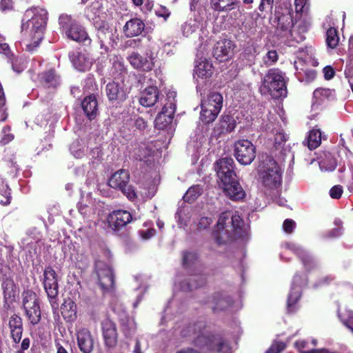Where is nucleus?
Instances as JSON below:
<instances>
[{"label":"nucleus","instance_id":"1","mask_svg":"<svg viewBox=\"0 0 353 353\" xmlns=\"http://www.w3.org/2000/svg\"><path fill=\"white\" fill-rule=\"evenodd\" d=\"M176 336L192 343L202 353H231L229 343L219 334L208 332L206 323L203 320L186 323L180 330H176Z\"/></svg>","mask_w":353,"mask_h":353},{"label":"nucleus","instance_id":"2","mask_svg":"<svg viewBox=\"0 0 353 353\" xmlns=\"http://www.w3.org/2000/svg\"><path fill=\"white\" fill-rule=\"evenodd\" d=\"M213 234L216 243L222 245L233 238L246 239L248 230L237 212L225 211L220 214Z\"/></svg>","mask_w":353,"mask_h":353},{"label":"nucleus","instance_id":"3","mask_svg":"<svg viewBox=\"0 0 353 353\" xmlns=\"http://www.w3.org/2000/svg\"><path fill=\"white\" fill-rule=\"evenodd\" d=\"M234 166V160L230 157L219 159L214 164L225 194L232 201H241L244 199L245 192L238 181Z\"/></svg>","mask_w":353,"mask_h":353},{"label":"nucleus","instance_id":"4","mask_svg":"<svg viewBox=\"0 0 353 353\" xmlns=\"http://www.w3.org/2000/svg\"><path fill=\"white\" fill-rule=\"evenodd\" d=\"M26 17H30L26 22L23 19L21 32L29 37L30 42L26 45L27 50L32 52L43 39L48 21V12L41 8L27 10Z\"/></svg>","mask_w":353,"mask_h":353},{"label":"nucleus","instance_id":"5","mask_svg":"<svg viewBox=\"0 0 353 353\" xmlns=\"http://www.w3.org/2000/svg\"><path fill=\"white\" fill-rule=\"evenodd\" d=\"M259 159V181L267 190H276L281 185L282 169L273 157L268 154H261Z\"/></svg>","mask_w":353,"mask_h":353},{"label":"nucleus","instance_id":"6","mask_svg":"<svg viewBox=\"0 0 353 353\" xmlns=\"http://www.w3.org/2000/svg\"><path fill=\"white\" fill-rule=\"evenodd\" d=\"M198 254L194 251H186L183 254V265L190 269L191 272L188 278L183 281L179 280V288L184 292H190L203 286L206 282V276L200 266Z\"/></svg>","mask_w":353,"mask_h":353},{"label":"nucleus","instance_id":"7","mask_svg":"<svg viewBox=\"0 0 353 353\" xmlns=\"http://www.w3.org/2000/svg\"><path fill=\"white\" fill-rule=\"evenodd\" d=\"M262 94H270L274 99L287 96L284 73L277 68L270 69L262 80L260 87Z\"/></svg>","mask_w":353,"mask_h":353},{"label":"nucleus","instance_id":"8","mask_svg":"<svg viewBox=\"0 0 353 353\" xmlns=\"http://www.w3.org/2000/svg\"><path fill=\"white\" fill-rule=\"evenodd\" d=\"M59 24L67 38L84 45L91 43L92 40L85 28L70 15L61 14L59 17Z\"/></svg>","mask_w":353,"mask_h":353},{"label":"nucleus","instance_id":"9","mask_svg":"<svg viewBox=\"0 0 353 353\" xmlns=\"http://www.w3.org/2000/svg\"><path fill=\"white\" fill-rule=\"evenodd\" d=\"M22 305L29 323L32 325H37L41 319V312L37 294L30 290L22 293Z\"/></svg>","mask_w":353,"mask_h":353},{"label":"nucleus","instance_id":"10","mask_svg":"<svg viewBox=\"0 0 353 353\" xmlns=\"http://www.w3.org/2000/svg\"><path fill=\"white\" fill-rule=\"evenodd\" d=\"M42 283L52 310H56L59 307V285L57 274L51 266L45 268Z\"/></svg>","mask_w":353,"mask_h":353},{"label":"nucleus","instance_id":"11","mask_svg":"<svg viewBox=\"0 0 353 353\" xmlns=\"http://www.w3.org/2000/svg\"><path fill=\"white\" fill-rule=\"evenodd\" d=\"M96 28L98 43L100 44V48L104 51L101 53H108L114 49L119 40L117 30L105 21H102Z\"/></svg>","mask_w":353,"mask_h":353},{"label":"nucleus","instance_id":"12","mask_svg":"<svg viewBox=\"0 0 353 353\" xmlns=\"http://www.w3.org/2000/svg\"><path fill=\"white\" fill-rule=\"evenodd\" d=\"M176 92L175 91L170 90L167 93V97L165 99L166 102L163 104L161 112L157 114L154 120L156 128L164 130L172 123L176 110Z\"/></svg>","mask_w":353,"mask_h":353},{"label":"nucleus","instance_id":"13","mask_svg":"<svg viewBox=\"0 0 353 353\" xmlns=\"http://www.w3.org/2000/svg\"><path fill=\"white\" fill-rule=\"evenodd\" d=\"M234 156L242 165H250L256 157V148L248 139L239 140L234 143Z\"/></svg>","mask_w":353,"mask_h":353},{"label":"nucleus","instance_id":"14","mask_svg":"<svg viewBox=\"0 0 353 353\" xmlns=\"http://www.w3.org/2000/svg\"><path fill=\"white\" fill-rule=\"evenodd\" d=\"M213 74V66L210 61L204 59L199 62L194 70V78L196 82V91L202 94V91L207 85L209 79Z\"/></svg>","mask_w":353,"mask_h":353},{"label":"nucleus","instance_id":"15","mask_svg":"<svg viewBox=\"0 0 353 353\" xmlns=\"http://www.w3.org/2000/svg\"><path fill=\"white\" fill-rule=\"evenodd\" d=\"M307 284V279L305 275L300 276L296 274L294 276L290 293L288 296L287 310L290 313L294 312L296 304L301 296V290L303 285Z\"/></svg>","mask_w":353,"mask_h":353},{"label":"nucleus","instance_id":"16","mask_svg":"<svg viewBox=\"0 0 353 353\" xmlns=\"http://www.w3.org/2000/svg\"><path fill=\"white\" fill-rule=\"evenodd\" d=\"M285 247L297 256L307 271H311L318 267L317 260L301 245L294 243H285Z\"/></svg>","mask_w":353,"mask_h":353},{"label":"nucleus","instance_id":"17","mask_svg":"<svg viewBox=\"0 0 353 353\" xmlns=\"http://www.w3.org/2000/svg\"><path fill=\"white\" fill-rule=\"evenodd\" d=\"M95 268L98 276L99 283L103 291H109L114 288V279L111 267L103 262L97 261Z\"/></svg>","mask_w":353,"mask_h":353},{"label":"nucleus","instance_id":"18","mask_svg":"<svg viewBox=\"0 0 353 353\" xmlns=\"http://www.w3.org/2000/svg\"><path fill=\"white\" fill-rule=\"evenodd\" d=\"M101 331L105 347L111 351L117 344L118 333L116 324L109 319L101 322Z\"/></svg>","mask_w":353,"mask_h":353},{"label":"nucleus","instance_id":"19","mask_svg":"<svg viewBox=\"0 0 353 353\" xmlns=\"http://www.w3.org/2000/svg\"><path fill=\"white\" fill-rule=\"evenodd\" d=\"M128 59L133 68L143 71H150L154 67V57L152 53L142 56L138 52H132L128 57Z\"/></svg>","mask_w":353,"mask_h":353},{"label":"nucleus","instance_id":"20","mask_svg":"<svg viewBox=\"0 0 353 353\" xmlns=\"http://www.w3.org/2000/svg\"><path fill=\"white\" fill-rule=\"evenodd\" d=\"M41 232L36 228L29 229L26 236L21 239L19 245L20 248L31 254L32 252H36L37 245L41 239Z\"/></svg>","mask_w":353,"mask_h":353},{"label":"nucleus","instance_id":"21","mask_svg":"<svg viewBox=\"0 0 353 353\" xmlns=\"http://www.w3.org/2000/svg\"><path fill=\"white\" fill-rule=\"evenodd\" d=\"M204 304L208 305L214 312L223 311L231 307L232 299L230 296L223 292H216L213 294L210 300L205 302Z\"/></svg>","mask_w":353,"mask_h":353},{"label":"nucleus","instance_id":"22","mask_svg":"<svg viewBox=\"0 0 353 353\" xmlns=\"http://www.w3.org/2000/svg\"><path fill=\"white\" fill-rule=\"evenodd\" d=\"M277 21L276 33L280 37H288L292 35V28L294 26V21L290 12L285 14L276 13Z\"/></svg>","mask_w":353,"mask_h":353},{"label":"nucleus","instance_id":"23","mask_svg":"<svg viewBox=\"0 0 353 353\" xmlns=\"http://www.w3.org/2000/svg\"><path fill=\"white\" fill-rule=\"evenodd\" d=\"M105 93L109 101L121 103L126 99L128 92L123 85L112 81L106 85Z\"/></svg>","mask_w":353,"mask_h":353},{"label":"nucleus","instance_id":"24","mask_svg":"<svg viewBox=\"0 0 353 353\" xmlns=\"http://www.w3.org/2000/svg\"><path fill=\"white\" fill-rule=\"evenodd\" d=\"M132 219L131 214L123 210H114L108 216L109 225L114 230L125 226Z\"/></svg>","mask_w":353,"mask_h":353},{"label":"nucleus","instance_id":"25","mask_svg":"<svg viewBox=\"0 0 353 353\" xmlns=\"http://www.w3.org/2000/svg\"><path fill=\"white\" fill-rule=\"evenodd\" d=\"M234 48V45L232 41L220 40L216 43L213 48V56L216 60L223 61L232 55Z\"/></svg>","mask_w":353,"mask_h":353},{"label":"nucleus","instance_id":"26","mask_svg":"<svg viewBox=\"0 0 353 353\" xmlns=\"http://www.w3.org/2000/svg\"><path fill=\"white\" fill-rule=\"evenodd\" d=\"M8 327L12 341L16 344H19L21 340L23 332L22 318L17 314H12L8 319Z\"/></svg>","mask_w":353,"mask_h":353},{"label":"nucleus","instance_id":"27","mask_svg":"<svg viewBox=\"0 0 353 353\" xmlns=\"http://www.w3.org/2000/svg\"><path fill=\"white\" fill-rule=\"evenodd\" d=\"M77 344L82 353H91L94 348V339L90 332L85 327L77 332Z\"/></svg>","mask_w":353,"mask_h":353},{"label":"nucleus","instance_id":"28","mask_svg":"<svg viewBox=\"0 0 353 353\" xmlns=\"http://www.w3.org/2000/svg\"><path fill=\"white\" fill-rule=\"evenodd\" d=\"M69 57L73 66L80 72L87 71L92 65V59L84 52H72L69 53Z\"/></svg>","mask_w":353,"mask_h":353},{"label":"nucleus","instance_id":"29","mask_svg":"<svg viewBox=\"0 0 353 353\" xmlns=\"http://www.w3.org/2000/svg\"><path fill=\"white\" fill-rule=\"evenodd\" d=\"M162 99L160 92L157 86H149L145 88L141 93L139 103L144 107H152L159 100Z\"/></svg>","mask_w":353,"mask_h":353},{"label":"nucleus","instance_id":"30","mask_svg":"<svg viewBox=\"0 0 353 353\" xmlns=\"http://www.w3.org/2000/svg\"><path fill=\"white\" fill-rule=\"evenodd\" d=\"M40 83L48 88H56L61 84V77L54 69H50L38 76Z\"/></svg>","mask_w":353,"mask_h":353},{"label":"nucleus","instance_id":"31","mask_svg":"<svg viewBox=\"0 0 353 353\" xmlns=\"http://www.w3.org/2000/svg\"><path fill=\"white\" fill-rule=\"evenodd\" d=\"M1 289L3 290V299L6 303L14 301L15 298V284L12 278L7 274H3L0 277Z\"/></svg>","mask_w":353,"mask_h":353},{"label":"nucleus","instance_id":"32","mask_svg":"<svg viewBox=\"0 0 353 353\" xmlns=\"http://www.w3.org/2000/svg\"><path fill=\"white\" fill-rule=\"evenodd\" d=\"M145 28V23L138 18L131 19L123 26V32L127 37H133L141 34Z\"/></svg>","mask_w":353,"mask_h":353},{"label":"nucleus","instance_id":"33","mask_svg":"<svg viewBox=\"0 0 353 353\" xmlns=\"http://www.w3.org/2000/svg\"><path fill=\"white\" fill-rule=\"evenodd\" d=\"M130 180V174L128 170L121 169L114 172L108 181L110 187L121 190L127 185Z\"/></svg>","mask_w":353,"mask_h":353},{"label":"nucleus","instance_id":"34","mask_svg":"<svg viewBox=\"0 0 353 353\" xmlns=\"http://www.w3.org/2000/svg\"><path fill=\"white\" fill-rule=\"evenodd\" d=\"M81 107L90 120L95 118L97 113V101L94 95H89L81 102Z\"/></svg>","mask_w":353,"mask_h":353},{"label":"nucleus","instance_id":"35","mask_svg":"<svg viewBox=\"0 0 353 353\" xmlns=\"http://www.w3.org/2000/svg\"><path fill=\"white\" fill-rule=\"evenodd\" d=\"M212 8L217 12H229L239 6L240 0H210Z\"/></svg>","mask_w":353,"mask_h":353},{"label":"nucleus","instance_id":"36","mask_svg":"<svg viewBox=\"0 0 353 353\" xmlns=\"http://www.w3.org/2000/svg\"><path fill=\"white\" fill-rule=\"evenodd\" d=\"M61 310L63 317L68 321H72L77 318V305L70 299L64 301Z\"/></svg>","mask_w":353,"mask_h":353},{"label":"nucleus","instance_id":"37","mask_svg":"<svg viewBox=\"0 0 353 353\" xmlns=\"http://www.w3.org/2000/svg\"><path fill=\"white\" fill-rule=\"evenodd\" d=\"M332 90L328 88H317L313 92L312 108H317L324 100L332 96Z\"/></svg>","mask_w":353,"mask_h":353},{"label":"nucleus","instance_id":"38","mask_svg":"<svg viewBox=\"0 0 353 353\" xmlns=\"http://www.w3.org/2000/svg\"><path fill=\"white\" fill-rule=\"evenodd\" d=\"M267 130H270L272 134L275 135L274 137V147L276 150L280 148H283L286 140L287 137L283 133V130L280 128H274L270 123L267 124Z\"/></svg>","mask_w":353,"mask_h":353},{"label":"nucleus","instance_id":"39","mask_svg":"<svg viewBox=\"0 0 353 353\" xmlns=\"http://www.w3.org/2000/svg\"><path fill=\"white\" fill-rule=\"evenodd\" d=\"M88 148L84 140H77L70 145V151L75 158L81 159L85 155Z\"/></svg>","mask_w":353,"mask_h":353},{"label":"nucleus","instance_id":"40","mask_svg":"<svg viewBox=\"0 0 353 353\" xmlns=\"http://www.w3.org/2000/svg\"><path fill=\"white\" fill-rule=\"evenodd\" d=\"M322 134L319 129L313 128L310 131L307 137V143L308 148L312 150L319 147L321 143Z\"/></svg>","mask_w":353,"mask_h":353},{"label":"nucleus","instance_id":"41","mask_svg":"<svg viewBox=\"0 0 353 353\" xmlns=\"http://www.w3.org/2000/svg\"><path fill=\"white\" fill-rule=\"evenodd\" d=\"M256 46L253 43H248L241 54V58L245 60V64L251 65L254 63L256 55Z\"/></svg>","mask_w":353,"mask_h":353},{"label":"nucleus","instance_id":"42","mask_svg":"<svg viewBox=\"0 0 353 353\" xmlns=\"http://www.w3.org/2000/svg\"><path fill=\"white\" fill-rule=\"evenodd\" d=\"M296 72L295 75L296 78L301 82L310 83L316 77V72L312 69H301L299 70L298 66L296 65V63L294 65Z\"/></svg>","mask_w":353,"mask_h":353},{"label":"nucleus","instance_id":"43","mask_svg":"<svg viewBox=\"0 0 353 353\" xmlns=\"http://www.w3.org/2000/svg\"><path fill=\"white\" fill-rule=\"evenodd\" d=\"M120 321L121 329L126 336H130L135 333L137 324L133 319L125 316Z\"/></svg>","mask_w":353,"mask_h":353},{"label":"nucleus","instance_id":"44","mask_svg":"<svg viewBox=\"0 0 353 353\" xmlns=\"http://www.w3.org/2000/svg\"><path fill=\"white\" fill-rule=\"evenodd\" d=\"M152 150L145 144L139 145L134 150V157L140 161H147V159L152 154Z\"/></svg>","mask_w":353,"mask_h":353},{"label":"nucleus","instance_id":"45","mask_svg":"<svg viewBox=\"0 0 353 353\" xmlns=\"http://www.w3.org/2000/svg\"><path fill=\"white\" fill-rule=\"evenodd\" d=\"M221 133H229L234 130L236 122L230 115H224L220 121Z\"/></svg>","mask_w":353,"mask_h":353},{"label":"nucleus","instance_id":"46","mask_svg":"<svg viewBox=\"0 0 353 353\" xmlns=\"http://www.w3.org/2000/svg\"><path fill=\"white\" fill-rule=\"evenodd\" d=\"M353 36L349 39V58L345 69V76L349 79L353 77Z\"/></svg>","mask_w":353,"mask_h":353},{"label":"nucleus","instance_id":"47","mask_svg":"<svg viewBox=\"0 0 353 353\" xmlns=\"http://www.w3.org/2000/svg\"><path fill=\"white\" fill-rule=\"evenodd\" d=\"M203 188L201 185H193L190 187L183 196L185 201L191 203L195 201L201 194Z\"/></svg>","mask_w":353,"mask_h":353},{"label":"nucleus","instance_id":"48","mask_svg":"<svg viewBox=\"0 0 353 353\" xmlns=\"http://www.w3.org/2000/svg\"><path fill=\"white\" fill-rule=\"evenodd\" d=\"M218 109L212 110L211 109L204 108L201 105V111L200 114V119L205 124H208L214 121L217 117Z\"/></svg>","mask_w":353,"mask_h":353},{"label":"nucleus","instance_id":"49","mask_svg":"<svg viewBox=\"0 0 353 353\" xmlns=\"http://www.w3.org/2000/svg\"><path fill=\"white\" fill-rule=\"evenodd\" d=\"M339 41L336 29L330 28L327 30L326 32V43L328 48L334 49L335 48Z\"/></svg>","mask_w":353,"mask_h":353},{"label":"nucleus","instance_id":"50","mask_svg":"<svg viewBox=\"0 0 353 353\" xmlns=\"http://www.w3.org/2000/svg\"><path fill=\"white\" fill-rule=\"evenodd\" d=\"M319 167L322 171L331 172L335 170L336 162L332 156L329 155L326 159L320 161Z\"/></svg>","mask_w":353,"mask_h":353},{"label":"nucleus","instance_id":"51","mask_svg":"<svg viewBox=\"0 0 353 353\" xmlns=\"http://www.w3.org/2000/svg\"><path fill=\"white\" fill-rule=\"evenodd\" d=\"M101 4L99 1L92 2L85 10V15L88 19H94L100 13Z\"/></svg>","mask_w":353,"mask_h":353},{"label":"nucleus","instance_id":"52","mask_svg":"<svg viewBox=\"0 0 353 353\" xmlns=\"http://www.w3.org/2000/svg\"><path fill=\"white\" fill-rule=\"evenodd\" d=\"M338 316L343 324L353 332V311L347 310L345 314L338 312Z\"/></svg>","mask_w":353,"mask_h":353},{"label":"nucleus","instance_id":"53","mask_svg":"<svg viewBox=\"0 0 353 353\" xmlns=\"http://www.w3.org/2000/svg\"><path fill=\"white\" fill-rule=\"evenodd\" d=\"M205 100L213 104V105H216L218 108H222L223 97L220 93L212 92L208 96V98Z\"/></svg>","mask_w":353,"mask_h":353},{"label":"nucleus","instance_id":"54","mask_svg":"<svg viewBox=\"0 0 353 353\" xmlns=\"http://www.w3.org/2000/svg\"><path fill=\"white\" fill-rule=\"evenodd\" d=\"M198 28V25L194 21L185 23L182 26V32L184 36L189 37Z\"/></svg>","mask_w":353,"mask_h":353},{"label":"nucleus","instance_id":"55","mask_svg":"<svg viewBox=\"0 0 353 353\" xmlns=\"http://www.w3.org/2000/svg\"><path fill=\"white\" fill-rule=\"evenodd\" d=\"M120 190H121L123 194L125 195L130 201H134L137 198V194L134 188L128 185V183L125 185V186H123Z\"/></svg>","mask_w":353,"mask_h":353},{"label":"nucleus","instance_id":"56","mask_svg":"<svg viewBox=\"0 0 353 353\" xmlns=\"http://www.w3.org/2000/svg\"><path fill=\"white\" fill-rule=\"evenodd\" d=\"M12 68L17 73L21 72L26 68V62L21 58H14L12 61Z\"/></svg>","mask_w":353,"mask_h":353},{"label":"nucleus","instance_id":"57","mask_svg":"<svg viewBox=\"0 0 353 353\" xmlns=\"http://www.w3.org/2000/svg\"><path fill=\"white\" fill-rule=\"evenodd\" d=\"M343 233V227H339L332 229L323 234L325 239L337 238L341 236Z\"/></svg>","mask_w":353,"mask_h":353},{"label":"nucleus","instance_id":"58","mask_svg":"<svg viewBox=\"0 0 353 353\" xmlns=\"http://www.w3.org/2000/svg\"><path fill=\"white\" fill-rule=\"evenodd\" d=\"M278 59V54L275 50H270L264 57V62L267 65H272L276 62Z\"/></svg>","mask_w":353,"mask_h":353},{"label":"nucleus","instance_id":"59","mask_svg":"<svg viewBox=\"0 0 353 353\" xmlns=\"http://www.w3.org/2000/svg\"><path fill=\"white\" fill-rule=\"evenodd\" d=\"M285 347V344L279 341L274 343L265 353H281Z\"/></svg>","mask_w":353,"mask_h":353},{"label":"nucleus","instance_id":"60","mask_svg":"<svg viewBox=\"0 0 353 353\" xmlns=\"http://www.w3.org/2000/svg\"><path fill=\"white\" fill-rule=\"evenodd\" d=\"M295 10L297 13L308 9V0H294Z\"/></svg>","mask_w":353,"mask_h":353},{"label":"nucleus","instance_id":"61","mask_svg":"<svg viewBox=\"0 0 353 353\" xmlns=\"http://www.w3.org/2000/svg\"><path fill=\"white\" fill-rule=\"evenodd\" d=\"M296 226V223L290 219H287L284 221L283 228L285 232L291 234L293 232Z\"/></svg>","mask_w":353,"mask_h":353},{"label":"nucleus","instance_id":"62","mask_svg":"<svg viewBox=\"0 0 353 353\" xmlns=\"http://www.w3.org/2000/svg\"><path fill=\"white\" fill-rule=\"evenodd\" d=\"M134 123L137 129L141 132H144L148 127L147 122L142 117H138L134 119Z\"/></svg>","mask_w":353,"mask_h":353},{"label":"nucleus","instance_id":"63","mask_svg":"<svg viewBox=\"0 0 353 353\" xmlns=\"http://www.w3.org/2000/svg\"><path fill=\"white\" fill-rule=\"evenodd\" d=\"M343 193V189L341 185H334L330 190V195L332 199H339Z\"/></svg>","mask_w":353,"mask_h":353},{"label":"nucleus","instance_id":"64","mask_svg":"<svg viewBox=\"0 0 353 353\" xmlns=\"http://www.w3.org/2000/svg\"><path fill=\"white\" fill-rule=\"evenodd\" d=\"M156 230L153 228L147 229L145 230H140L139 234L142 239L148 240L154 236Z\"/></svg>","mask_w":353,"mask_h":353}]
</instances>
